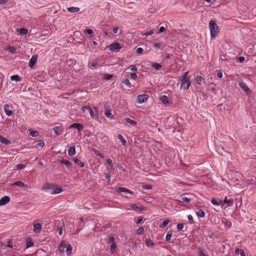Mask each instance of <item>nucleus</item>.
<instances>
[{
    "mask_svg": "<svg viewBox=\"0 0 256 256\" xmlns=\"http://www.w3.org/2000/svg\"><path fill=\"white\" fill-rule=\"evenodd\" d=\"M209 28L210 32L212 38H215L216 36L220 32L219 28L216 22L214 20H210L209 22Z\"/></svg>",
    "mask_w": 256,
    "mask_h": 256,
    "instance_id": "nucleus-1",
    "label": "nucleus"
},
{
    "mask_svg": "<svg viewBox=\"0 0 256 256\" xmlns=\"http://www.w3.org/2000/svg\"><path fill=\"white\" fill-rule=\"evenodd\" d=\"M188 72H186L182 76L181 80V87L184 90H187L190 85V78L188 76Z\"/></svg>",
    "mask_w": 256,
    "mask_h": 256,
    "instance_id": "nucleus-2",
    "label": "nucleus"
},
{
    "mask_svg": "<svg viewBox=\"0 0 256 256\" xmlns=\"http://www.w3.org/2000/svg\"><path fill=\"white\" fill-rule=\"evenodd\" d=\"M82 110L84 112H86V110H87L88 112L90 113V116L92 118H96V113L92 110V108L88 106H84L82 108Z\"/></svg>",
    "mask_w": 256,
    "mask_h": 256,
    "instance_id": "nucleus-3",
    "label": "nucleus"
},
{
    "mask_svg": "<svg viewBox=\"0 0 256 256\" xmlns=\"http://www.w3.org/2000/svg\"><path fill=\"white\" fill-rule=\"evenodd\" d=\"M53 186L54 188H52L51 189L52 191L50 193L52 194H58L62 192L63 190V189L60 186L56 184H53Z\"/></svg>",
    "mask_w": 256,
    "mask_h": 256,
    "instance_id": "nucleus-4",
    "label": "nucleus"
},
{
    "mask_svg": "<svg viewBox=\"0 0 256 256\" xmlns=\"http://www.w3.org/2000/svg\"><path fill=\"white\" fill-rule=\"evenodd\" d=\"M238 85L246 93L250 92V90L246 86V84L240 80H238Z\"/></svg>",
    "mask_w": 256,
    "mask_h": 256,
    "instance_id": "nucleus-5",
    "label": "nucleus"
},
{
    "mask_svg": "<svg viewBox=\"0 0 256 256\" xmlns=\"http://www.w3.org/2000/svg\"><path fill=\"white\" fill-rule=\"evenodd\" d=\"M121 48L122 46H120V44L118 42L111 44L108 46L110 50L112 52L118 51Z\"/></svg>",
    "mask_w": 256,
    "mask_h": 256,
    "instance_id": "nucleus-6",
    "label": "nucleus"
},
{
    "mask_svg": "<svg viewBox=\"0 0 256 256\" xmlns=\"http://www.w3.org/2000/svg\"><path fill=\"white\" fill-rule=\"evenodd\" d=\"M34 231L36 234H40L42 230V226L40 223H37L34 222Z\"/></svg>",
    "mask_w": 256,
    "mask_h": 256,
    "instance_id": "nucleus-7",
    "label": "nucleus"
},
{
    "mask_svg": "<svg viewBox=\"0 0 256 256\" xmlns=\"http://www.w3.org/2000/svg\"><path fill=\"white\" fill-rule=\"evenodd\" d=\"M148 97V96L146 94L139 95L137 98L138 102L140 104L144 102L147 100Z\"/></svg>",
    "mask_w": 256,
    "mask_h": 256,
    "instance_id": "nucleus-8",
    "label": "nucleus"
},
{
    "mask_svg": "<svg viewBox=\"0 0 256 256\" xmlns=\"http://www.w3.org/2000/svg\"><path fill=\"white\" fill-rule=\"evenodd\" d=\"M10 200V198L8 196H4L0 200V206H4Z\"/></svg>",
    "mask_w": 256,
    "mask_h": 256,
    "instance_id": "nucleus-9",
    "label": "nucleus"
},
{
    "mask_svg": "<svg viewBox=\"0 0 256 256\" xmlns=\"http://www.w3.org/2000/svg\"><path fill=\"white\" fill-rule=\"evenodd\" d=\"M128 206L131 208L136 212L142 211L144 210L142 206H136V204H128Z\"/></svg>",
    "mask_w": 256,
    "mask_h": 256,
    "instance_id": "nucleus-10",
    "label": "nucleus"
},
{
    "mask_svg": "<svg viewBox=\"0 0 256 256\" xmlns=\"http://www.w3.org/2000/svg\"><path fill=\"white\" fill-rule=\"evenodd\" d=\"M70 128H76L78 130L80 131L84 128V126L80 124L74 123V124H72L70 126Z\"/></svg>",
    "mask_w": 256,
    "mask_h": 256,
    "instance_id": "nucleus-11",
    "label": "nucleus"
},
{
    "mask_svg": "<svg viewBox=\"0 0 256 256\" xmlns=\"http://www.w3.org/2000/svg\"><path fill=\"white\" fill-rule=\"evenodd\" d=\"M12 185V186H18V187L23 188H27L28 187L27 184H24L22 181L16 182Z\"/></svg>",
    "mask_w": 256,
    "mask_h": 256,
    "instance_id": "nucleus-12",
    "label": "nucleus"
},
{
    "mask_svg": "<svg viewBox=\"0 0 256 256\" xmlns=\"http://www.w3.org/2000/svg\"><path fill=\"white\" fill-rule=\"evenodd\" d=\"M4 111L6 114L8 116H12L13 113L8 104H6L4 106Z\"/></svg>",
    "mask_w": 256,
    "mask_h": 256,
    "instance_id": "nucleus-13",
    "label": "nucleus"
},
{
    "mask_svg": "<svg viewBox=\"0 0 256 256\" xmlns=\"http://www.w3.org/2000/svg\"><path fill=\"white\" fill-rule=\"evenodd\" d=\"M68 246V244H66L64 241H62L60 242L58 250L60 253H62L64 252V250Z\"/></svg>",
    "mask_w": 256,
    "mask_h": 256,
    "instance_id": "nucleus-14",
    "label": "nucleus"
},
{
    "mask_svg": "<svg viewBox=\"0 0 256 256\" xmlns=\"http://www.w3.org/2000/svg\"><path fill=\"white\" fill-rule=\"evenodd\" d=\"M53 130L57 136L60 135L63 132V128L61 126H56Z\"/></svg>",
    "mask_w": 256,
    "mask_h": 256,
    "instance_id": "nucleus-15",
    "label": "nucleus"
},
{
    "mask_svg": "<svg viewBox=\"0 0 256 256\" xmlns=\"http://www.w3.org/2000/svg\"><path fill=\"white\" fill-rule=\"evenodd\" d=\"M117 191L120 192H124L125 194H133V192L128 190V189H126V188H118Z\"/></svg>",
    "mask_w": 256,
    "mask_h": 256,
    "instance_id": "nucleus-16",
    "label": "nucleus"
},
{
    "mask_svg": "<svg viewBox=\"0 0 256 256\" xmlns=\"http://www.w3.org/2000/svg\"><path fill=\"white\" fill-rule=\"evenodd\" d=\"M0 142L2 143L6 144V145L9 144L10 143V142L9 140H8L6 138H5L3 136H0Z\"/></svg>",
    "mask_w": 256,
    "mask_h": 256,
    "instance_id": "nucleus-17",
    "label": "nucleus"
},
{
    "mask_svg": "<svg viewBox=\"0 0 256 256\" xmlns=\"http://www.w3.org/2000/svg\"><path fill=\"white\" fill-rule=\"evenodd\" d=\"M196 83L199 84L201 85L202 84L204 83V79L201 76H198L196 79Z\"/></svg>",
    "mask_w": 256,
    "mask_h": 256,
    "instance_id": "nucleus-18",
    "label": "nucleus"
},
{
    "mask_svg": "<svg viewBox=\"0 0 256 256\" xmlns=\"http://www.w3.org/2000/svg\"><path fill=\"white\" fill-rule=\"evenodd\" d=\"M146 244L148 247H154L155 246V244L150 239L146 240Z\"/></svg>",
    "mask_w": 256,
    "mask_h": 256,
    "instance_id": "nucleus-19",
    "label": "nucleus"
},
{
    "mask_svg": "<svg viewBox=\"0 0 256 256\" xmlns=\"http://www.w3.org/2000/svg\"><path fill=\"white\" fill-rule=\"evenodd\" d=\"M17 31L18 32V34L20 35H25L28 33V30L25 28H21L20 29H18Z\"/></svg>",
    "mask_w": 256,
    "mask_h": 256,
    "instance_id": "nucleus-20",
    "label": "nucleus"
},
{
    "mask_svg": "<svg viewBox=\"0 0 256 256\" xmlns=\"http://www.w3.org/2000/svg\"><path fill=\"white\" fill-rule=\"evenodd\" d=\"M160 101L164 104L166 105L168 104V100L166 96H162L160 98Z\"/></svg>",
    "mask_w": 256,
    "mask_h": 256,
    "instance_id": "nucleus-21",
    "label": "nucleus"
},
{
    "mask_svg": "<svg viewBox=\"0 0 256 256\" xmlns=\"http://www.w3.org/2000/svg\"><path fill=\"white\" fill-rule=\"evenodd\" d=\"M196 214L198 215V216L200 218H204L205 216L204 212L200 209H198L196 211Z\"/></svg>",
    "mask_w": 256,
    "mask_h": 256,
    "instance_id": "nucleus-22",
    "label": "nucleus"
},
{
    "mask_svg": "<svg viewBox=\"0 0 256 256\" xmlns=\"http://www.w3.org/2000/svg\"><path fill=\"white\" fill-rule=\"evenodd\" d=\"M104 114L107 118H112V116L111 110L109 108H106Z\"/></svg>",
    "mask_w": 256,
    "mask_h": 256,
    "instance_id": "nucleus-23",
    "label": "nucleus"
},
{
    "mask_svg": "<svg viewBox=\"0 0 256 256\" xmlns=\"http://www.w3.org/2000/svg\"><path fill=\"white\" fill-rule=\"evenodd\" d=\"M67 10L70 12H76L79 11L80 8L78 7H70L67 8Z\"/></svg>",
    "mask_w": 256,
    "mask_h": 256,
    "instance_id": "nucleus-24",
    "label": "nucleus"
},
{
    "mask_svg": "<svg viewBox=\"0 0 256 256\" xmlns=\"http://www.w3.org/2000/svg\"><path fill=\"white\" fill-rule=\"evenodd\" d=\"M76 154L75 148L73 146L70 147L68 150V154L70 156H72Z\"/></svg>",
    "mask_w": 256,
    "mask_h": 256,
    "instance_id": "nucleus-25",
    "label": "nucleus"
},
{
    "mask_svg": "<svg viewBox=\"0 0 256 256\" xmlns=\"http://www.w3.org/2000/svg\"><path fill=\"white\" fill-rule=\"evenodd\" d=\"M117 137H118V138L122 142V144L124 146H125L126 144V142L125 140V139L123 138L122 136L119 134L118 135Z\"/></svg>",
    "mask_w": 256,
    "mask_h": 256,
    "instance_id": "nucleus-26",
    "label": "nucleus"
},
{
    "mask_svg": "<svg viewBox=\"0 0 256 256\" xmlns=\"http://www.w3.org/2000/svg\"><path fill=\"white\" fill-rule=\"evenodd\" d=\"M38 59V56L37 55H34L32 58H30L28 64H36V62Z\"/></svg>",
    "mask_w": 256,
    "mask_h": 256,
    "instance_id": "nucleus-27",
    "label": "nucleus"
},
{
    "mask_svg": "<svg viewBox=\"0 0 256 256\" xmlns=\"http://www.w3.org/2000/svg\"><path fill=\"white\" fill-rule=\"evenodd\" d=\"M125 121L126 123L129 124L131 125L135 126L137 124V122L135 120H131L130 118H126L125 119Z\"/></svg>",
    "mask_w": 256,
    "mask_h": 256,
    "instance_id": "nucleus-28",
    "label": "nucleus"
},
{
    "mask_svg": "<svg viewBox=\"0 0 256 256\" xmlns=\"http://www.w3.org/2000/svg\"><path fill=\"white\" fill-rule=\"evenodd\" d=\"M211 202L213 204H214L215 206H219L222 203V200H220L218 199H215V198L212 199V200Z\"/></svg>",
    "mask_w": 256,
    "mask_h": 256,
    "instance_id": "nucleus-29",
    "label": "nucleus"
},
{
    "mask_svg": "<svg viewBox=\"0 0 256 256\" xmlns=\"http://www.w3.org/2000/svg\"><path fill=\"white\" fill-rule=\"evenodd\" d=\"M74 162L77 165L79 166L80 168H83L84 166V163L78 158L74 159Z\"/></svg>",
    "mask_w": 256,
    "mask_h": 256,
    "instance_id": "nucleus-30",
    "label": "nucleus"
},
{
    "mask_svg": "<svg viewBox=\"0 0 256 256\" xmlns=\"http://www.w3.org/2000/svg\"><path fill=\"white\" fill-rule=\"evenodd\" d=\"M10 80H11L15 81L16 82H20V76L17 74L12 76L10 77Z\"/></svg>",
    "mask_w": 256,
    "mask_h": 256,
    "instance_id": "nucleus-31",
    "label": "nucleus"
},
{
    "mask_svg": "<svg viewBox=\"0 0 256 256\" xmlns=\"http://www.w3.org/2000/svg\"><path fill=\"white\" fill-rule=\"evenodd\" d=\"M122 82L128 88L132 87V84L127 78H125L122 80Z\"/></svg>",
    "mask_w": 256,
    "mask_h": 256,
    "instance_id": "nucleus-32",
    "label": "nucleus"
},
{
    "mask_svg": "<svg viewBox=\"0 0 256 256\" xmlns=\"http://www.w3.org/2000/svg\"><path fill=\"white\" fill-rule=\"evenodd\" d=\"M180 200H180L182 202L188 203V202H190L191 201L192 199L190 198L186 197L185 196H182L180 197Z\"/></svg>",
    "mask_w": 256,
    "mask_h": 256,
    "instance_id": "nucleus-33",
    "label": "nucleus"
},
{
    "mask_svg": "<svg viewBox=\"0 0 256 256\" xmlns=\"http://www.w3.org/2000/svg\"><path fill=\"white\" fill-rule=\"evenodd\" d=\"M224 202L228 204V206H232L234 203V200H228L227 198L226 197Z\"/></svg>",
    "mask_w": 256,
    "mask_h": 256,
    "instance_id": "nucleus-34",
    "label": "nucleus"
},
{
    "mask_svg": "<svg viewBox=\"0 0 256 256\" xmlns=\"http://www.w3.org/2000/svg\"><path fill=\"white\" fill-rule=\"evenodd\" d=\"M52 188H54L53 184H46L43 186L42 189H48L51 190Z\"/></svg>",
    "mask_w": 256,
    "mask_h": 256,
    "instance_id": "nucleus-35",
    "label": "nucleus"
},
{
    "mask_svg": "<svg viewBox=\"0 0 256 256\" xmlns=\"http://www.w3.org/2000/svg\"><path fill=\"white\" fill-rule=\"evenodd\" d=\"M6 50L12 54H14L16 50V48L12 46H8Z\"/></svg>",
    "mask_w": 256,
    "mask_h": 256,
    "instance_id": "nucleus-36",
    "label": "nucleus"
},
{
    "mask_svg": "<svg viewBox=\"0 0 256 256\" xmlns=\"http://www.w3.org/2000/svg\"><path fill=\"white\" fill-rule=\"evenodd\" d=\"M235 252L236 254H240V256H246L244 250L241 249L236 248Z\"/></svg>",
    "mask_w": 256,
    "mask_h": 256,
    "instance_id": "nucleus-37",
    "label": "nucleus"
},
{
    "mask_svg": "<svg viewBox=\"0 0 256 256\" xmlns=\"http://www.w3.org/2000/svg\"><path fill=\"white\" fill-rule=\"evenodd\" d=\"M66 248V253L68 256H70L72 253V247L70 244H68V246Z\"/></svg>",
    "mask_w": 256,
    "mask_h": 256,
    "instance_id": "nucleus-38",
    "label": "nucleus"
},
{
    "mask_svg": "<svg viewBox=\"0 0 256 256\" xmlns=\"http://www.w3.org/2000/svg\"><path fill=\"white\" fill-rule=\"evenodd\" d=\"M144 232V228L142 227H140L136 230V234L140 235L143 234Z\"/></svg>",
    "mask_w": 256,
    "mask_h": 256,
    "instance_id": "nucleus-39",
    "label": "nucleus"
},
{
    "mask_svg": "<svg viewBox=\"0 0 256 256\" xmlns=\"http://www.w3.org/2000/svg\"><path fill=\"white\" fill-rule=\"evenodd\" d=\"M93 152H94V153L95 154H96V156H98L100 158H104V154L102 153H101L100 152H98V150H94Z\"/></svg>",
    "mask_w": 256,
    "mask_h": 256,
    "instance_id": "nucleus-40",
    "label": "nucleus"
},
{
    "mask_svg": "<svg viewBox=\"0 0 256 256\" xmlns=\"http://www.w3.org/2000/svg\"><path fill=\"white\" fill-rule=\"evenodd\" d=\"M61 162L63 164H66L68 168L72 166V164L68 160H63L61 161Z\"/></svg>",
    "mask_w": 256,
    "mask_h": 256,
    "instance_id": "nucleus-41",
    "label": "nucleus"
},
{
    "mask_svg": "<svg viewBox=\"0 0 256 256\" xmlns=\"http://www.w3.org/2000/svg\"><path fill=\"white\" fill-rule=\"evenodd\" d=\"M116 243L114 244H112L110 245V252L112 254H114V252L116 251Z\"/></svg>",
    "mask_w": 256,
    "mask_h": 256,
    "instance_id": "nucleus-42",
    "label": "nucleus"
},
{
    "mask_svg": "<svg viewBox=\"0 0 256 256\" xmlns=\"http://www.w3.org/2000/svg\"><path fill=\"white\" fill-rule=\"evenodd\" d=\"M38 132L37 131L30 130V134L33 137H36L38 136Z\"/></svg>",
    "mask_w": 256,
    "mask_h": 256,
    "instance_id": "nucleus-43",
    "label": "nucleus"
},
{
    "mask_svg": "<svg viewBox=\"0 0 256 256\" xmlns=\"http://www.w3.org/2000/svg\"><path fill=\"white\" fill-rule=\"evenodd\" d=\"M170 222L168 220H166L163 221L162 223L160 225V228H164Z\"/></svg>",
    "mask_w": 256,
    "mask_h": 256,
    "instance_id": "nucleus-44",
    "label": "nucleus"
},
{
    "mask_svg": "<svg viewBox=\"0 0 256 256\" xmlns=\"http://www.w3.org/2000/svg\"><path fill=\"white\" fill-rule=\"evenodd\" d=\"M113 76L112 74H105L104 75L103 78L106 80H110Z\"/></svg>",
    "mask_w": 256,
    "mask_h": 256,
    "instance_id": "nucleus-45",
    "label": "nucleus"
},
{
    "mask_svg": "<svg viewBox=\"0 0 256 256\" xmlns=\"http://www.w3.org/2000/svg\"><path fill=\"white\" fill-rule=\"evenodd\" d=\"M198 250L200 256H208L206 254H204V250L201 248H198Z\"/></svg>",
    "mask_w": 256,
    "mask_h": 256,
    "instance_id": "nucleus-46",
    "label": "nucleus"
},
{
    "mask_svg": "<svg viewBox=\"0 0 256 256\" xmlns=\"http://www.w3.org/2000/svg\"><path fill=\"white\" fill-rule=\"evenodd\" d=\"M86 32L88 34H89V35H90V36H93V33H94V32H93V31H92V30H91V29H86Z\"/></svg>",
    "mask_w": 256,
    "mask_h": 256,
    "instance_id": "nucleus-47",
    "label": "nucleus"
},
{
    "mask_svg": "<svg viewBox=\"0 0 256 256\" xmlns=\"http://www.w3.org/2000/svg\"><path fill=\"white\" fill-rule=\"evenodd\" d=\"M94 112L96 113V118H98V108L97 106H94Z\"/></svg>",
    "mask_w": 256,
    "mask_h": 256,
    "instance_id": "nucleus-48",
    "label": "nucleus"
},
{
    "mask_svg": "<svg viewBox=\"0 0 256 256\" xmlns=\"http://www.w3.org/2000/svg\"><path fill=\"white\" fill-rule=\"evenodd\" d=\"M244 61V56H240L237 58V62L242 63Z\"/></svg>",
    "mask_w": 256,
    "mask_h": 256,
    "instance_id": "nucleus-49",
    "label": "nucleus"
},
{
    "mask_svg": "<svg viewBox=\"0 0 256 256\" xmlns=\"http://www.w3.org/2000/svg\"><path fill=\"white\" fill-rule=\"evenodd\" d=\"M44 143L42 140H40L38 142L37 146H38L42 147L44 146Z\"/></svg>",
    "mask_w": 256,
    "mask_h": 256,
    "instance_id": "nucleus-50",
    "label": "nucleus"
},
{
    "mask_svg": "<svg viewBox=\"0 0 256 256\" xmlns=\"http://www.w3.org/2000/svg\"><path fill=\"white\" fill-rule=\"evenodd\" d=\"M171 236H172V234L170 232H168L166 234V242L170 240L171 238Z\"/></svg>",
    "mask_w": 256,
    "mask_h": 256,
    "instance_id": "nucleus-51",
    "label": "nucleus"
},
{
    "mask_svg": "<svg viewBox=\"0 0 256 256\" xmlns=\"http://www.w3.org/2000/svg\"><path fill=\"white\" fill-rule=\"evenodd\" d=\"M34 242L32 240L27 241L26 242V247L29 248L33 246Z\"/></svg>",
    "mask_w": 256,
    "mask_h": 256,
    "instance_id": "nucleus-52",
    "label": "nucleus"
},
{
    "mask_svg": "<svg viewBox=\"0 0 256 256\" xmlns=\"http://www.w3.org/2000/svg\"><path fill=\"white\" fill-rule=\"evenodd\" d=\"M143 49L142 48H138L136 50V52L138 54H141L143 52Z\"/></svg>",
    "mask_w": 256,
    "mask_h": 256,
    "instance_id": "nucleus-53",
    "label": "nucleus"
},
{
    "mask_svg": "<svg viewBox=\"0 0 256 256\" xmlns=\"http://www.w3.org/2000/svg\"><path fill=\"white\" fill-rule=\"evenodd\" d=\"M130 78L132 80H136L137 78V75L134 72H132L130 74Z\"/></svg>",
    "mask_w": 256,
    "mask_h": 256,
    "instance_id": "nucleus-54",
    "label": "nucleus"
},
{
    "mask_svg": "<svg viewBox=\"0 0 256 256\" xmlns=\"http://www.w3.org/2000/svg\"><path fill=\"white\" fill-rule=\"evenodd\" d=\"M177 228L178 230H182L184 228V224H177Z\"/></svg>",
    "mask_w": 256,
    "mask_h": 256,
    "instance_id": "nucleus-55",
    "label": "nucleus"
},
{
    "mask_svg": "<svg viewBox=\"0 0 256 256\" xmlns=\"http://www.w3.org/2000/svg\"><path fill=\"white\" fill-rule=\"evenodd\" d=\"M24 168H25V166L23 164H18L16 166V168L18 170H22V169Z\"/></svg>",
    "mask_w": 256,
    "mask_h": 256,
    "instance_id": "nucleus-56",
    "label": "nucleus"
},
{
    "mask_svg": "<svg viewBox=\"0 0 256 256\" xmlns=\"http://www.w3.org/2000/svg\"><path fill=\"white\" fill-rule=\"evenodd\" d=\"M144 190H150L152 189V186L150 184L144 185L142 186Z\"/></svg>",
    "mask_w": 256,
    "mask_h": 256,
    "instance_id": "nucleus-57",
    "label": "nucleus"
},
{
    "mask_svg": "<svg viewBox=\"0 0 256 256\" xmlns=\"http://www.w3.org/2000/svg\"><path fill=\"white\" fill-rule=\"evenodd\" d=\"M154 31L152 30H150L144 34V36H150L154 34Z\"/></svg>",
    "mask_w": 256,
    "mask_h": 256,
    "instance_id": "nucleus-58",
    "label": "nucleus"
},
{
    "mask_svg": "<svg viewBox=\"0 0 256 256\" xmlns=\"http://www.w3.org/2000/svg\"><path fill=\"white\" fill-rule=\"evenodd\" d=\"M154 46L156 48L160 49L162 48V44L160 43H155L154 44Z\"/></svg>",
    "mask_w": 256,
    "mask_h": 256,
    "instance_id": "nucleus-59",
    "label": "nucleus"
},
{
    "mask_svg": "<svg viewBox=\"0 0 256 256\" xmlns=\"http://www.w3.org/2000/svg\"><path fill=\"white\" fill-rule=\"evenodd\" d=\"M109 241L112 244H114V238L113 236H110L109 238Z\"/></svg>",
    "mask_w": 256,
    "mask_h": 256,
    "instance_id": "nucleus-60",
    "label": "nucleus"
},
{
    "mask_svg": "<svg viewBox=\"0 0 256 256\" xmlns=\"http://www.w3.org/2000/svg\"><path fill=\"white\" fill-rule=\"evenodd\" d=\"M152 66L156 70H160L162 67V65H152Z\"/></svg>",
    "mask_w": 256,
    "mask_h": 256,
    "instance_id": "nucleus-61",
    "label": "nucleus"
},
{
    "mask_svg": "<svg viewBox=\"0 0 256 256\" xmlns=\"http://www.w3.org/2000/svg\"><path fill=\"white\" fill-rule=\"evenodd\" d=\"M223 76L222 72L221 71H217V76L222 78Z\"/></svg>",
    "mask_w": 256,
    "mask_h": 256,
    "instance_id": "nucleus-62",
    "label": "nucleus"
},
{
    "mask_svg": "<svg viewBox=\"0 0 256 256\" xmlns=\"http://www.w3.org/2000/svg\"><path fill=\"white\" fill-rule=\"evenodd\" d=\"M130 69V70L132 71H135L136 70V68L135 66V65H132L130 67L128 68V69Z\"/></svg>",
    "mask_w": 256,
    "mask_h": 256,
    "instance_id": "nucleus-63",
    "label": "nucleus"
},
{
    "mask_svg": "<svg viewBox=\"0 0 256 256\" xmlns=\"http://www.w3.org/2000/svg\"><path fill=\"white\" fill-rule=\"evenodd\" d=\"M164 30H165V28L164 26H161L159 28L158 32H160V33L164 31Z\"/></svg>",
    "mask_w": 256,
    "mask_h": 256,
    "instance_id": "nucleus-64",
    "label": "nucleus"
}]
</instances>
